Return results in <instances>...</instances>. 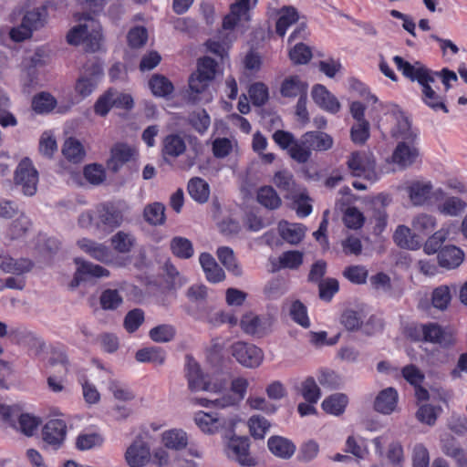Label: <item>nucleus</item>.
I'll return each mask as SVG.
<instances>
[{
	"label": "nucleus",
	"instance_id": "f257e3e1",
	"mask_svg": "<svg viewBox=\"0 0 467 467\" xmlns=\"http://www.w3.org/2000/svg\"><path fill=\"white\" fill-rule=\"evenodd\" d=\"M188 387L192 391H206L211 394H220L226 389L227 380L225 379H216L208 380L202 373L199 364L189 362L187 365Z\"/></svg>",
	"mask_w": 467,
	"mask_h": 467
},
{
	"label": "nucleus",
	"instance_id": "f03ea898",
	"mask_svg": "<svg viewBox=\"0 0 467 467\" xmlns=\"http://www.w3.org/2000/svg\"><path fill=\"white\" fill-rule=\"evenodd\" d=\"M47 12L45 7L34 8L27 11L19 26L10 31V36L15 41H23L31 36L34 30L43 27L46 24Z\"/></svg>",
	"mask_w": 467,
	"mask_h": 467
},
{
	"label": "nucleus",
	"instance_id": "7ed1b4c3",
	"mask_svg": "<svg viewBox=\"0 0 467 467\" xmlns=\"http://www.w3.org/2000/svg\"><path fill=\"white\" fill-rule=\"evenodd\" d=\"M14 182L26 196H33L37 191L38 172L28 158H24L17 165Z\"/></svg>",
	"mask_w": 467,
	"mask_h": 467
},
{
	"label": "nucleus",
	"instance_id": "20e7f679",
	"mask_svg": "<svg viewBox=\"0 0 467 467\" xmlns=\"http://www.w3.org/2000/svg\"><path fill=\"white\" fill-rule=\"evenodd\" d=\"M410 331V337L415 340L439 344L443 347L450 346L453 341L451 335L436 323L415 326Z\"/></svg>",
	"mask_w": 467,
	"mask_h": 467
},
{
	"label": "nucleus",
	"instance_id": "39448f33",
	"mask_svg": "<svg viewBox=\"0 0 467 467\" xmlns=\"http://www.w3.org/2000/svg\"><path fill=\"white\" fill-rule=\"evenodd\" d=\"M123 221L122 212L112 204H102L96 209L95 228L99 232L111 233L119 227Z\"/></svg>",
	"mask_w": 467,
	"mask_h": 467
},
{
	"label": "nucleus",
	"instance_id": "423d86ee",
	"mask_svg": "<svg viewBox=\"0 0 467 467\" xmlns=\"http://www.w3.org/2000/svg\"><path fill=\"white\" fill-rule=\"evenodd\" d=\"M247 388V379L244 378H236L233 379L231 383V390L234 392V395L225 394L214 399H200L198 401L202 406L205 407L213 405L218 408H226L235 405L237 402L242 400L244 398Z\"/></svg>",
	"mask_w": 467,
	"mask_h": 467
},
{
	"label": "nucleus",
	"instance_id": "0eeeda50",
	"mask_svg": "<svg viewBox=\"0 0 467 467\" xmlns=\"http://www.w3.org/2000/svg\"><path fill=\"white\" fill-rule=\"evenodd\" d=\"M194 421L202 432L208 434H213L221 430L232 431L235 426L234 418H224L203 411L195 414Z\"/></svg>",
	"mask_w": 467,
	"mask_h": 467
},
{
	"label": "nucleus",
	"instance_id": "6e6552de",
	"mask_svg": "<svg viewBox=\"0 0 467 467\" xmlns=\"http://www.w3.org/2000/svg\"><path fill=\"white\" fill-rule=\"evenodd\" d=\"M365 105L352 102V143L364 144L370 136V124L365 118Z\"/></svg>",
	"mask_w": 467,
	"mask_h": 467
},
{
	"label": "nucleus",
	"instance_id": "1a4fd4ad",
	"mask_svg": "<svg viewBox=\"0 0 467 467\" xmlns=\"http://www.w3.org/2000/svg\"><path fill=\"white\" fill-rule=\"evenodd\" d=\"M232 355L241 365L250 368L259 367L264 359L262 349L243 341L232 345Z\"/></svg>",
	"mask_w": 467,
	"mask_h": 467
},
{
	"label": "nucleus",
	"instance_id": "9d476101",
	"mask_svg": "<svg viewBox=\"0 0 467 467\" xmlns=\"http://www.w3.org/2000/svg\"><path fill=\"white\" fill-rule=\"evenodd\" d=\"M130 467H144L151 459L150 444L141 436H137L127 448L124 454Z\"/></svg>",
	"mask_w": 467,
	"mask_h": 467
},
{
	"label": "nucleus",
	"instance_id": "9b49d317",
	"mask_svg": "<svg viewBox=\"0 0 467 467\" xmlns=\"http://www.w3.org/2000/svg\"><path fill=\"white\" fill-rule=\"evenodd\" d=\"M102 74V67L98 63L87 66L76 84L78 94L82 98L88 97L96 89Z\"/></svg>",
	"mask_w": 467,
	"mask_h": 467
},
{
	"label": "nucleus",
	"instance_id": "f8f14e48",
	"mask_svg": "<svg viewBox=\"0 0 467 467\" xmlns=\"http://www.w3.org/2000/svg\"><path fill=\"white\" fill-rule=\"evenodd\" d=\"M375 159L370 151L352 153V176H362L370 183L377 180Z\"/></svg>",
	"mask_w": 467,
	"mask_h": 467
},
{
	"label": "nucleus",
	"instance_id": "ddd939ff",
	"mask_svg": "<svg viewBox=\"0 0 467 467\" xmlns=\"http://www.w3.org/2000/svg\"><path fill=\"white\" fill-rule=\"evenodd\" d=\"M67 435V424L63 420H49L42 429V440L46 446L57 450Z\"/></svg>",
	"mask_w": 467,
	"mask_h": 467
},
{
	"label": "nucleus",
	"instance_id": "4468645a",
	"mask_svg": "<svg viewBox=\"0 0 467 467\" xmlns=\"http://www.w3.org/2000/svg\"><path fill=\"white\" fill-rule=\"evenodd\" d=\"M352 331L360 330L365 335H373L381 330V321L373 315H369L367 307H360L352 311Z\"/></svg>",
	"mask_w": 467,
	"mask_h": 467
},
{
	"label": "nucleus",
	"instance_id": "2eb2a0df",
	"mask_svg": "<svg viewBox=\"0 0 467 467\" xmlns=\"http://www.w3.org/2000/svg\"><path fill=\"white\" fill-rule=\"evenodd\" d=\"M249 439L247 437L233 436L227 442V455L241 465L254 466L255 461L249 453Z\"/></svg>",
	"mask_w": 467,
	"mask_h": 467
},
{
	"label": "nucleus",
	"instance_id": "dca6fc26",
	"mask_svg": "<svg viewBox=\"0 0 467 467\" xmlns=\"http://www.w3.org/2000/svg\"><path fill=\"white\" fill-rule=\"evenodd\" d=\"M75 263L78 268L70 283L72 288L77 287L81 281H85L89 277H103L108 276L109 274L106 268L99 265L86 262L80 258H76Z\"/></svg>",
	"mask_w": 467,
	"mask_h": 467
},
{
	"label": "nucleus",
	"instance_id": "f3484780",
	"mask_svg": "<svg viewBox=\"0 0 467 467\" xmlns=\"http://www.w3.org/2000/svg\"><path fill=\"white\" fill-rule=\"evenodd\" d=\"M419 157L416 142L399 141L393 153L392 161L402 169L411 166Z\"/></svg>",
	"mask_w": 467,
	"mask_h": 467
},
{
	"label": "nucleus",
	"instance_id": "a211bd4d",
	"mask_svg": "<svg viewBox=\"0 0 467 467\" xmlns=\"http://www.w3.org/2000/svg\"><path fill=\"white\" fill-rule=\"evenodd\" d=\"M393 61L403 76L410 80L417 81L419 84L430 80L429 76L431 74V71L420 64L411 65L400 56H395Z\"/></svg>",
	"mask_w": 467,
	"mask_h": 467
},
{
	"label": "nucleus",
	"instance_id": "6ab92c4d",
	"mask_svg": "<svg viewBox=\"0 0 467 467\" xmlns=\"http://www.w3.org/2000/svg\"><path fill=\"white\" fill-rule=\"evenodd\" d=\"M136 150L133 147L122 143H116L110 150V158L108 161V168L117 172L125 163L133 159Z\"/></svg>",
	"mask_w": 467,
	"mask_h": 467
},
{
	"label": "nucleus",
	"instance_id": "aec40b11",
	"mask_svg": "<svg viewBox=\"0 0 467 467\" xmlns=\"http://www.w3.org/2000/svg\"><path fill=\"white\" fill-rule=\"evenodd\" d=\"M311 96L315 103L327 112L337 113L340 109V103L337 99L323 85H315Z\"/></svg>",
	"mask_w": 467,
	"mask_h": 467
},
{
	"label": "nucleus",
	"instance_id": "412c9836",
	"mask_svg": "<svg viewBox=\"0 0 467 467\" xmlns=\"http://www.w3.org/2000/svg\"><path fill=\"white\" fill-rule=\"evenodd\" d=\"M240 326L243 331L248 335L263 337L270 327L268 318L260 317L254 313H247L242 317Z\"/></svg>",
	"mask_w": 467,
	"mask_h": 467
},
{
	"label": "nucleus",
	"instance_id": "4be33fe9",
	"mask_svg": "<svg viewBox=\"0 0 467 467\" xmlns=\"http://www.w3.org/2000/svg\"><path fill=\"white\" fill-rule=\"evenodd\" d=\"M186 150L184 137L178 133H171L164 137L161 143V153L165 160L176 159Z\"/></svg>",
	"mask_w": 467,
	"mask_h": 467
},
{
	"label": "nucleus",
	"instance_id": "5701e85b",
	"mask_svg": "<svg viewBox=\"0 0 467 467\" xmlns=\"http://www.w3.org/2000/svg\"><path fill=\"white\" fill-rule=\"evenodd\" d=\"M399 395L394 388L381 390L375 399L374 409L384 415L391 414L397 408Z\"/></svg>",
	"mask_w": 467,
	"mask_h": 467
},
{
	"label": "nucleus",
	"instance_id": "b1692460",
	"mask_svg": "<svg viewBox=\"0 0 467 467\" xmlns=\"http://www.w3.org/2000/svg\"><path fill=\"white\" fill-rule=\"evenodd\" d=\"M78 244L80 249L98 261L102 263H109L112 261V253L105 244L86 238L79 240Z\"/></svg>",
	"mask_w": 467,
	"mask_h": 467
},
{
	"label": "nucleus",
	"instance_id": "393cba45",
	"mask_svg": "<svg viewBox=\"0 0 467 467\" xmlns=\"http://www.w3.org/2000/svg\"><path fill=\"white\" fill-rule=\"evenodd\" d=\"M303 143L306 144L310 151H326L332 148L333 139L325 132L307 131L303 135Z\"/></svg>",
	"mask_w": 467,
	"mask_h": 467
},
{
	"label": "nucleus",
	"instance_id": "a878e982",
	"mask_svg": "<svg viewBox=\"0 0 467 467\" xmlns=\"http://www.w3.org/2000/svg\"><path fill=\"white\" fill-rule=\"evenodd\" d=\"M430 80L420 84L421 86L422 100L434 110L441 109L445 113L448 112V109L444 104L443 97L436 93L431 88V84L434 83V77L432 74L429 76Z\"/></svg>",
	"mask_w": 467,
	"mask_h": 467
},
{
	"label": "nucleus",
	"instance_id": "bb28decb",
	"mask_svg": "<svg viewBox=\"0 0 467 467\" xmlns=\"http://www.w3.org/2000/svg\"><path fill=\"white\" fill-rule=\"evenodd\" d=\"M463 257V252L454 245L445 246L438 253L439 265L447 269L458 267L462 263Z\"/></svg>",
	"mask_w": 467,
	"mask_h": 467
},
{
	"label": "nucleus",
	"instance_id": "cd10ccee",
	"mask_svg": "<svg viewBox=\"0 0 467 467\" xmlns=\"http://www.w3.org/2000/svg\"><path fill=\"white\" fill-rule=\"evenodd\" d=\"M200 264L207 280L211 283H219L225 278L223 270L215 262L214 258L208 253L201 254Z\"/></svg>",
	"mask_w": 467,
	"mask_h": 467
},
{
	"label": "nucleus",
	"instance_id": "c85d7f7f",
	"mask_svg": "<svg viewBox=\"0 0 467 467\" xmlns=\"http://www.w3.org/2000/svg\"><path fill=\"white\" fill-rule=\"evenodd\" d=\"M161 442L166 449L182 451L188 445V435L182 429H171L161 434Z\"/></svg>",
	"mask_w": 467,
	"mask_h": 467
},
{
	"label": "nucleus",
	"instance_id": "c756f323",
	"mask_svg": "<svg viewBox=\"0 0 467 467\" xmlns=\"http://www.w3.org/2000/svg\"><path fill=\"white\" fill-rule=\"evenodd\" d=\"M280 236L291 244H297L302 241L306 234V227L299 223H290L286 221L278 224Z\"/></svg>",
	"mask_w": 467,
	"mask_h": 467
},
{
	"label": "nucleus",
	"instance_id": "7c9ffc66",
	"mask_svg": "<svg viewBox=\"0 0 467 467\" xmlns=\"http://www.w3.org/2000/svg\"><path fill=\"white\" fill-rule=\"evenodd\" d=\"M394 242L401 248L416 250L420 246V240L417 234H412L411 230L405 225H399L393 235Z\"/></svg>",
	"mask_w": 467,
	"mask_h": 467
},
{
	"label": "nucleus",
	"instance_id": "2f4dec72",
	"mask_svg": "<svg viewBox=\"0 0 467 467\" xmlns=\"http://www.w3.org/2000/svg\"><path fill=\"white\" fill-rule=\"evenodd\" d=\"M391 202V198L388 194L380 193L374 199L369 201V205L373 210V217L377 223V227L381 231L387 223V213L385 211Z\"/></svg>",
	"mask_w": 467,
	"mask_h": 467
},
{
	"label": "nucleus",
	"instance_id": "473e14b6",
	"mask_svg": "<svg viewBox=\"0 0 467 467\" xmlns=\"http://www.w3.org/2000/svg\"><path fill=\"white\" fill-rule=\"evenodd\" d=\"M77 19L78 21H87L89 22L90 26L88 29V37L87 39H83V44L86 45V47L88 51L95 52L99 49L101 35L99 31L97 29L98 23L89 16V14H80L78 16Z\"/></svg>",
	"mask_w": 467,
	"mask_h": 467
},
{
	"label": "nucleus",
	"instance_id": "72a5a7b5",
	"mask_svg": "<svg viewBox=\"0 0 467 467\" xmlns=\"http://www.w3.org/2000/svg\"><path fill=\"white\" fill-rule=\"evenodd\" d=\"M432 185L430 182H414L407 187V192L414 205H422L430 198Z\"/></svg>",
	"mask_w": 467,
	"mask_h": 467
},
{
	"label": "nucleus",
	"instance_id": "f704fd0d",
	"mask_svg": "<svg viewBox=\"0 0 467 467\" xmlns=\"http://www.w3.org/2000/svg\"><path fill=\"white\" fill-rule=\"evenodd\" d=\"M270 451L283 459L290 458L296 450L295 445L287 439L280 436H273L268 440Z\"/></svg>",
	"mask_w": 467,
	"mask_h": 467
},
{
	"label": "nucleus",
	"instance_id": "c9c22d12",
	"mask_svg": "<svg viewBox=\"0 0 467 467\" xmlns=\"http://www.w3.org/2000/svg\"><path fill=\"white\" fill-rule=\"evenodd\" d=\"M392 136L400 141L416 142L418 134L411 129L410 120L400 115L397 118V123L391 130Z\"/></svg>",
	"mask_w": 467,
	"mask_h": 467
},
{
	"label": "nucleus",
	"instance_id": "e433bc0d",
	"mask_svg": "<svg viewBox=\"0 0 467 467\" xmlns=\"http://www.w3.org/2000/svg\"><path fill=\"white\" fill-rule=\"evenodd\" d=\"M307 85L303 82L298 76H291L286 78L281 86L280 92L282 96L292 98L306 95Z\"/></svg>",
	"mask_w": 467,
	"mask_h": 467
},
{
	"label": "nucleus",
	"instance_id": "4c0bfd02",
	"mask_svg": "<svg viewBox=\"0 0 467 467\" xmlns=\"http://www.w3.org/2000/svg\"><path fill=\"white\" fill-rule=\"evenodd\" d=\"M210 81L198 73H192L189 78V89L187 91L188 100L196 103L200 100L202 95L209 87Z\"/></svg>",
	"mask_w": 467,
	"mask_h": 467
},
{
	"label": "nucleus",
	"instance_id": "58836bf2",
	"mask_svg": "<svg viewBox=\"0 0 467 467\" xmlns=\"http://www.w3.org/2000/svg\"><path fill=\"white\" fill-rule=\"evenodd\" d=\"M32 266V262L26 258L15 259L12 257H3L0 263V268L4 272L15 275H22L29 272Z\"/></svg>",
	"mask_w": 467,
	"mask_h": 467
},
{
	"label": "nucleus",
	"instance_id": "ea45409f",
	"mask_svg": "<svg viewBox=\"0 0 467 467\" xmlns=\"http://www.w3.org/2000/svg\"><path fill=\"white\" fill-rule=\"evenodd\" d=\"M113 249L119 254L130 253L136 244L135 236L129 232L119 231L110 238Z\"/></svg>",
	"mask_w": 467,
	"mask_h": 467
},
{
	"label": "nucleus",
	"instance_id": "a19ab883",
	"mask_svg": "<svg viewBox=\"0 0 467 467\" xmlns=\"http://www.w3.org/2000/svg\"><path fill=\"white\" fill-rule=\"evenodd\" d=\"M348 403V397L346 394L336 393L323 400L322 408L327 413L338 416L344 412Z\"/></svg>",
	"mask_w": 467,
	"mask_h": 467
},
{
	"label": "nucleus",
	"instance_id": "79ce46f5",
	"mask_svg": "<svg viewBox=\"0 0 467 467\" xmlns=\"http://www.w3.org/2000/svg\"><path fill=\"white\" fill-rule=\"evenodd\" d=\"M135 358L139 362H150L161 366L165 362L166 353L159 347H150L138 350Z\"/></svg>",
	"mask_w": 467,
	"mask_h": 467
},
{
	"label": "nucleus",
	"instance_id": "37998d69",
	"mask_svg": "<svg viewBox=\"0 0 467 467\" xmlns=\"http://www.w3.org/2000/svg\"><path fill=\"white\" fill-rule=\"evenodd\" d=\"M188 192L194 201L204 203L209 198V185L204 180L199 177L192 178L188 182Z\"/></svg>",
	"mask_w": 467,
	"mask_h": 467
},
{
	"label": "nucleus",
	"instance_id": "c03bdc74",
	"mask_svg": "<svg viewBox=\"0 0 467 467\" xmlns=\"http://www.w3.org/2000/svg\"><path fill=\"white\" fill-rule=\"evenodd\" d=\"M298 14L292 6H284L276 22L275 30L280 36L285 35L286 29L298 20Z\"/></svg>",
	"mask_w": 467,
	"mask_h": 467
},
{
	"label": "nucleus",
	"instance_id": "a18cd8bd",
	"mask_svg": "<svg viewBox=\"0 0 467 467\" xmlns=\"http://www.w3.org/2000/svg\"><path fill=\"white\" fill-rule=\"evenodd\" d=\"M99 304L103 310L114 311L123 304V296L117 289H106L99 296Z\"/></svg>",
	"mask_w": 467,
	"mask_h": 467
},
{
	"label": "nucleus",
	"instance_id": "49530a36",
	"mask_svg": "<svg viewBox=\"0 0 467 467\" xmlns=\"http://www.w3.org/2000/svg\"><path fill=\"white\" fill-rule=\"evenodd\" d=\"M63 155L74 163L80 162L85 157V150L82 144L76 139H67L62 149Z\"/></svg>",
	"mask_w": 467,
	"mask_h": 467
},
{
	"label": "nucleus",
	"instance_id": "de8ad7c7",
	"mask_svg": "<svg viewBox=\"0 0 467 467\" xmlns=\"http://www.w3.org/2000/svg\"><path fill=\"white\" fill-rule=\"evenodd\" d=\"M171 249L174 255L182 259H189L194 254L192 242L184 237L176 236L171 241Z\"/></svg>",
	"mask_w": 467,
	"mask_h": 467
},
{
	"label": "nucleus",
	"instance_id": "09e8293b",
	"mask_svg": "<svg viewBox=\"0 0 467 467\" xmlns=\"http://www.w3.org/2000/svg\"><path fill=\"white\" fill-rule=\"evenodd\" d=\"M217 256L228 271L232 272L236 276L242 275V269L236 262L233 249L227 246L219 247Z\"/></svg>",
	"mask_w": 467,
	"mask_h": 467
},
{
	"label": "nucleus",
	"instance_id": "8fccbe9b",
	"mask_svg": "<svg viewBox=\"0 0 467 467\" xmlns=\"http://www.w3.org/2000/svg\"><path fill=\"white\" fill-rule=\"evenodd\" d=\"M149 86L153 95L157 97H167L174 89L172 83L161 75L152 76L149 81Z\"/></svg>",
	"mask_w": 467,
	"mask_h": 467
},
{
	"label": "nucleus",
	"instance_id": "3c124183",
	"mask_svg": "<svg viewBox=\"0 0 467 467\" xmlns=\"http://www.w3.org/2000/svg\"><path fill=\"white\" fill-rule=\"evenodd\" d=\"M144 219L151 225H161L165 222V206L161 202H153L145 207Z\"/></svg>",
	"mask_w": 467,
	"mask_h": 467
},
{
	"label": "nucleus",
	"instance_id": "603ef678",
	"mask_svg": "<svg viewBox=\"0 0 467 467\" xmlns=\"http://www.w3.org/2000/svg\"><path fill=\"white\" fill-rule=\"evenodd\" d=\"M175 335L176 329L170 324L158 325L149 331L150 339L157 343L170 342L174 338Z\"/></svg>",
	"mask_w": 467,
	"mask_h": 467
},
{
	"label": "nucleus",
	"instance_id": "864d4df0",
	"mask_svg": "<svg viewBox=\"0 0 467 467\" xmlns=\"http://www.w3.org/2000/svg\"><path fill=\"white\" fill-rule=\"evenodd\" d=\"M17 417V425L14 421L12 426L19 430L23 434L32 436L39 426L40 420L28 413L20 414Z\"/></svg>",
	"mask_w": 467,
	"mask_h": 467
},
{
	"label": "nucleus",
	"instance_id": "5fc2aeb1",
	"mask_svg": "<svg viewBox=\"0 0 467 467\" xmlns=\"http://www.w3.org/2000/svg\"><path fill=\"white\" fill-rule=\"evenodd\" d=\"M466 202L459 197L451 196L446 198L442 203L438 206L441 213L449 216H457L464 211Z\"/></svg>",
	"mask_w": 467,
	"mask_h": 467
},
{
	"label": "nucleus",
	"instance_id": "6e6d98bb",
	"mask_svg": "<svg viewBox=\"0 0 467 467\" xmlns=\"http://www.w3.org/2000/svg\"><path fill=\"white\" fill-rule=\"evenodd\" d=\"M257 200L268 209H276L281 204L280 197L271 186L260 188L257 193Z\"/></svg>",
	"mask_w": 467,
	"mask_h": 467
},
{
	"label": "nucleus",
	"instance_id": "4d7b16f0",
	"mask_svg": "<svg viewBox=\"0 0 467 467\" xmlns=\"http://www.w3.org/2000/svg\"><path fill=\"white\" fill-rule=\"evenodd\" d=\"M342 198L336 203L335 213L340 216L347 228H350V195L348 187L341 190Z\"/></svg>",
	"mask_w": 467,
	"mask_h": 467
},
{
	"label": "nucleus",
	"instance_id": "13d9d810",
	"mask_svg": "<svg viewBox=\"0 0 467 467\" xmlns=\"http://www.w3.org/2000/svg\"><path fill=\"white\" fill-rule=\"evenodd\" d=\"M412 227L418 234L426 235L435 229L436 220L431 215L422 213L413 219Z\"/></svg>",
	"mask_w": 467,
	"mask_h": 467
},
{
	"label": "nucleus",
	"instance_id": "bf43d9fd",
	"mask_svg": "<svg viewBox=\"0 0 467 467\" xmlns=\"http://www.w3.org/2000/svg\"><path fill=\"white\" fill-rule=\"evenodd\" d=\"M289 156L298 163H306L311 157V151L306 144L303 143V135L296 140L293 146L289 149Z\"/></svg>",
	"mask_w": 467,
	"mask_h": 467
},
{
	"label": "nucleus",
	"instance_id": "052dcab7",
	"mask_svg": "<svg viewBox=\"0 0 467 467\" xmlns=\"http://www.w3.org/2000/svg\"><path fill=\"white\" fill-rule=\"evenodd\" d=\"M56 106V99L48 93L42 92L32 101V108L37 113H47Z\"/></svg>",
	"mask_w": 467,
	"mask_h": 467
},
{
	"label": "nucleus",
	"instance_id": "680f3d73",
	"mask_svg": "<svg viewBox=\"0 0 467 467\" xmlns=\"http://www.w3.org/2000/svg\"><path fill=\"white\" fill-rule=\"evenodd\" d=\"M250 433L254 439H263L270 428L269 421L262 416H253L248 421Z\"/></svg>",
	"mask_w": 467,
	"mask_h": 467
},
{
	"label": "nucleus",
	"instance_id": "e2e57ef3",
	"mask_svg": "<svg viewBox=\"0 0 467 467\" xmlns=\"http://www.w3.org/2000/svg\"><path fill=\"white\" fill-rule=\"evenodd\" d=\"M441 411V407L426 404L420 407L416 413V417L420 422L432 426L435 424Z\"/></svg>",
	"mask_w": 467,
	"mask_h": 467
},
{
	"label": "nucleus",
	"instance_id": "0e129e2a",
	"mask_svg": "<svg viewBox=\"0 0 467 467\" xmlns=\"http://www.w3.org/2000/svg\"><path fill=\"white\" fill-rule=\"evenodd\" d=\"M144 312L140 308H134L129 311L124 317V327L130 332H135L144 322Z\"/></svg>",
	"mask_w": 467,
	"mask_h": 467
},
{
	"label": "nucleus",
	"instance_id": "69168bd1",
	"mask_svg": "<svg viewBox=\"0 0 467 467\" xmlns=\"http://www.w3.org/2000/svg\"><path fill=\"white\" fill-rule=\"evenodd\" d=\"M248 93L254 106H262L268 100V88L262 82H256L251 85Z\"/></svg>",
	"mask_w": 467,
	"mask_h": 467
},
{
	"label": "nucleus",
	"instance_id": "338daca9",
	"mask_svg": "<svg viewBox=\"0 0 467 467\" xmlns=\"http://www.w3.org/2000/svg\"><path fill=\"white\" fill-rule=\"evenodd\" d=\"M317 380L322 387L329 389H339L343 384L342 378L335 371L328 369L321 370Z\"/></svg>",
	"mask_w": 467,
	"mask_h": 467
},
{
	"label": "nucleus",
	"instance_id": "774afa93",
	"mask_svg": "<svg viewBox=\"0 0 467 467\" xmlns=\"http://www.w3.org/2000/svg\"><path fill=\"white\" fill-rule=\"evenodd\" d=\"M301 394L307 402H317L321 396V392L313 378L309 377L302 383Z\"/></svg>",
	"mask_w": 467,
	"mask_h": 467
}]
</instances>
